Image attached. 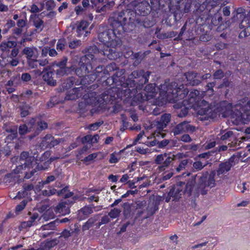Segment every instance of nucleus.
<instances>
[{"label":"nucleus","instance_id":"obj_8","mask_svg":"<svg viewBox=\"0 0 250 250\" xmlns=\"http://www.w3.org/2000/svg\"><path fill=\"white\" fill-rule=\"evenodd\" d=\"M171 115L170 114L165 113L163 114L160 119L154 121L152 124V127L156 128L152 134L154 141H157V139L163 138L166 136L164 129L167 127L170 121Z\"/></svg>","mask_w":250,"mask_h":250},{"label":"nucleus","instance_id":"obj_49","mask_svg":"<svg viewBox=\"0 0 250 250\" xmlns=\"http://www.w3.org/2000/svg\"><path fill=\"white\" fill-rule=\"evenodd\" d=\"M95 220L92 218H89L83 225L82 227L83 230H88L94 224Z\"/></svg>","mask_w":250,"mask_h":250},{"label":"nucleus","instance_id":"obj_60","mask_svg":"<svg viewBox=\"0 0 250 250\" xmlns=\"http://www.w3.org/2000/svg\"><path fill=\"white\" fill-rule=\"evenodd\" d=\"M188 159H184L181 161L179 164V166L176 168L177 172H179L185 168V166L188 164Z\"/></svg>","mask_w":250,"mask_h":250},{"label":"nucleus","instance_id":"obj_51","mask_svg":"<svg viewBox=\"0 0 250 250\" xmlns=\"http://www.w3.org/2000/svg\"><path fill=\"white\" fill-rule=\"evenodd\" d=\"M98 154L97 153H93L88 155L87 156L84 157L83 159H81V160L83 161V163L85 164L86 165H88V164H87V162L92 161L94 159L96 158Z\"/></svg>","mask_w":250,"mask_h":250},{"label":"nucleus","instance_id":"obj_40","mask_svg":"<svg viewBox=\"0 0 250 250\" xmlns=\"http://www.w3.org/2000/svg\"><path fill=\"white\" fill-rule=\"evenodd\" d=\"M72 71V67L65 68H59L56 70V75L58 77H61L64 75L68 74Z\"/></svg>","mask_w":250,"mask_h":250},{"label":"nucleus","instance_id":"obj_34","mask_svg":"<svg viewBox=\"0 0 250 250\" xmlns=\"http://www.w3.org/2000/svg\"><path fill=\"white\" fill-rule=\"evenodd\" d=\"M181 103L183 105V107L182 108V106H180L182 109L180 112L178 114V116L179 117H183L186 116L188 113L189 108L192 106V105H188V107L186 106L188 104V101L186 100H183L181 102Z\"/></svg>","mask_w":250,"mask_h":250},{"label":"nucleus","instance_id":"obj_19","mask_svg":"<svg viewBox=\"0 0 250 250\" xmlns=\"http://www.w3.org/2000/svg\"><path fill=\"white\" fill-rule=\"evenodd\" d=\"M232 104L226 102H221L217 108V112L219 115L225 118L229 116L232 112Z\"/></svg>","mask_w":250,"mask_h":250},{"label":"nucleus","instance_id":"obj_39","mask_svg":"<svg viewBox=\"0 0 250 250\" xmlns=\"http://www.w3.org/2000/svg\"><path fill=\"white\" fill-rule=\"evenodd\" d=\"M94 75H96V77L103 78L106 75L104 67V66H98L94 70L93 73Z\"/></svg>","mask_w":250,"mask_h":250},{"label":"nucleus","instance_id":"obj_43","mask_svg":"<svg viewBox=\"0 0 250 250\" xmlns=\"http://www.w3.org/2000/svg\"><path fill=\"white\" fill-rule=\"evenodd\" d=\"M237 107L239 108L244 113L250 115V101L244 105H237Z\"/></svg>","mask_w":250,"mask_h":250},{"label":"nucleus","instance_id":"obj_62","mask_svg":"<svg viewBox=\"0 0 250 250\" xmlns=\"http://www.w3.org/2000/svg\"><path fill=\"white\" fill-rule=\"evenodd\" d=\"M145 53H142V52H138L136 53H135L134 54V58L136 59V61L135 62H137V63H139L143 59V58L145 57Z\"/></svg>","mask_w":250,"mask_h":250},{"label":"nucleus","instance_id":"obj_15","mask_svg":"<svg viewBox=\"0 0 250 250\" xmlns=\"http://www.w3.org/2000/svg\"><path fill=\"white\" fill-rule=\"evenodd\" d=\"M198 115H200V119L201 120H208L209 119H213L216 116V113L213 111L212 108L208 104L204 107H199L197 111Z\"/></svg>","mask_w":250,"mask_h":250},{"label":"nucleus","instance_id":"obj_58","mask_svg":"<svg viewBox=\"0 0 250 250\" xmlns=\"http://www.w3.org/2000/svg\"><path fill=\"white\" fill-rule=\"evenodd\" d=\"M45 5L47 11H53L55 7V3L53 0H49L46 2Z\"/></svg>","mask_w":250,"mask_h":250},{"label":"nucleus","instance_id":"obj_1","mask_svg":"<svg viewBox=\"0 0 250 250\" xmlns=\"http://www.w3.org/2000/svg\"><path fill=\"white\" fill-rule=\"evenodd\" d=\"M91 88L92 86L87 87L86 86L73 88L69 92L65 99L68 100H73L78 98L81 96L82 90L83 89L86 92L83 95L85 104L93 106L98 105L100 107L102 106L104 104L112 103L116 98L115 94H113L114 89L116 90V89L113 87L104 91L101 94H99L96 91H91Z\"/></svg>","mask_w":250,"mask_h":250},{"label":"nucleus","instance_id":"obj_14","mask_svg":"<svg viewBox=\"0 0 250 250\" xmlns=\"http://www.w3.org/2000/svg\"><path fill=\"white\" fill-rule=\"evenodd\" d=\"M236 108L234 111L232 110L231 114L230 115L232 122L235 124H246L249 122V115L244 113L239 108Z\"/></svg>","mask_w":250,"mask_h":250},{"label":"nucleus","instance_id":"obj_35","mask_svg":"<svg viewBox=\"0 0 250 250\" xmlns=\"http://www.w3.org/2000/svg\"><path fill=\"white\" fill-rule=\"evenodd\" d=\"M20 81V75L12 76L6 84V86L16 87Z\"/></svg>","mask_w":250,"mask_h":250},{"label":"nucleus","instance_id":"obj_18","mask_svg":"<svg viewBox=\"0 0 250 250\" xmlns=\"http://www.w3.org/2000/svg\"><path fill=\"white\" fill-rule=\"evenodd\" d=\"M35 155L32 157L29 156V153L26 151H23L21 153L20 157V163L24 164L25 168L30 169L33 168L34 163Z\"/></svg>","mask_w":250,"mask_h":250},{"label":"nucleus","instance_id":"obj_9","mask_svg":"<svg viewBox=\"0 0 250 250\" xmlns=\"http://www.w3.org/2000/svg\"><path fill=\"white\" fill-rule=\"evenodd\" d=\"M215 173L211 171L208 173V171L199 173L196 175L198 178V192H199V189H201V192L202 195L206 194V191L204 190L206 187H210L211 188L215 186Z\"/></svg>","mask_w":250,"mask_h":250},{"label":"nucleus","instance_id":"obj_23","mask_svg":"<svg viewBox=\"0 0 250 250\" xmlns=\"http://www.w3.org/2000/svg\"><path fill=\"white\" fill-rule=\"evenodd\" d=\"M84 144L82 148L79 149L77 151L78 153L76 155V157L77 160H81L82 155L85 154L87 153L88 150L93 146V144L98 142H82Z\"/></svg>","mask_w":250,"mask_h":250},{"label":"nucleus","instance_id":"obj_37","mask_svg":"<svg viewBox=\"0 0 250 250\" xmlns=\"http://www.w3.org/2000/svg\"><path fill=\"white\" fill-rule=\"evenodd\" d=\"M68 186H65L63 188L59 190L57 194L59 196H64L65 198H69L73 195V193L69 190Z\"/></svg>","mask_w":250,"mask_h":250},{"label":"nucleus","instance_id":"obj_55","mask_svg":"<svg viewBox=\"0 0 250 250\" xmlns=\"http://www.w3.org/2000/svg\"><path fill=\"white\" fill-rule=\"evenodd\" d=\"M105 70L106 74H108L109 72L113 71L114 70H116L117 69V67L116 64L114 62H112L107 65L105 68Z\"/></svg>","mask_w":250,"mask_h":250},{"label":"nucleus","instance_id":"obj_13","mask_svg":"<svg viewBox=\"0 0 250 250\" xmlns=\"http://www.w3.org/2000/svg\"><path fill=\"white\" fill-rule=\"evenodd\" d=\"M191 2L178 3L176 5V9L174 12V17L176 21H179L185 13H188L190 10Z\"/></svg>","mask_w":250,"mask_h":250},{"label":"nucleus","instance_id":"obj_53","mask_svg":"<svg viewBox=\"0 0 250 250\" xmlns=\"http://www.w3.org/2000/svg\"><path fill=\"white\" fill-rule=\"evenodd\" d=\"M99 136L98 134H95L93 136H92L91 135H87L83 137L81 141H98L99 140Z\"/></svg>","mask_w":250,"mask_h":250},{"label":"nucleus","instance_id":"obj_56","mask_svg":"<svg viewBox=\"0 0 250 250\" xmlns=\"http://www.w3.org/2000/svg\"><path fill=\"white\" fill-rule=\"evenodd\" d=\"M122 118L123 125L122 127L121 128V130L124 131L129 128L132 130V128L129 127V123L127 121V120L124 115H122Z\"/></svg>","mask_w":250,"mask_h":250},{"label":"nucleus","instance_id":"obj_36","mask_svg":"<svg viewBox=\"0 0 250 250\" xmlns=\"http://www.w3.org/2000/svg\"><path fill=\"white\" fill-rule=\"evenodd\" d=\"M17 45V42L14 41H8L3 42L0 45L1 50L3 51H6L9 48L15 47Z\"/></svg>","mask_w":250,"mask_h":250},{"label":"nucleus","instance_id":"obj_22","mask_svg":"<svg viewBox=\"0 0 250 250\" xmlns=\"http://www.w3.org/2000/svg\"><path fill=\"white\" fill-rule=\"evenodd\" d=\"M89 25L88 22L85 21H82L78 25L76 32L79 37L83 35V37H86L90 32L86 31L87 27Z\"/></svg>","mask_w":250,"mask_h":250},{"label":"nucleus","instance_id":"obj_16","mask_svg":"<svg viewBox=\"0 0 250 250\" xmlns=\"http://www.w3.org/2000/svg\"><path fill=\"white\" fill-rule=\"evenodd\" d=\"M72 202L69 201H61L54 208V211L58 215H65L70 213V208Z\"/></svg>","mask_w":250,"mask_h":250},{"label":"nucleus","instance_id":"obj_12","mask_svg":"<svg viewBox=\"0 0 250 250\" xmlns=\"http://www.w3.org/2000/svg\"><path fill=\"white\" fill-rule=\"evenodd\" d=\"M134 10L133 11L135 13L134 18L137 17V15L145 17L150 13L152 8L149 2L147 0H144L135 4L134 6Z\"/></svg>","mask_w":250,"mask_h":250},{"label":"nucleus","instance_id":"obj_47","mask_svg":"<svg viewBox=\"0 0 250 250\" xmlns=\"http://www.w3.org/2000/svg\"><path fill=\"white\" fill-rule=\"evenodd\" d=\"M121 211L117 208L112 209L108 213V216L111 219H115L119 216Z\"/></svg>","mask_w":250,"mask_h":250},{"label":"nucleus","instance_id":"obj_27","mask_svg":"<svg viewBox=\"0 0 250 250\" xmlns=\"http://www.w3.org/2000/svg\"><path fill=\"white\" fill-rule=\"evenodd\" d=\"M220 138L221 141H226L227 140L229 141H238L240 139L242 140L245 139V138L243 137L238 138L236 136V132H233L230 130L224 132V134L221 135Z\"/></svg>","mask_w":250,"mask_h":250},{"label":"nucleus","instance_id":"obj_33","mask_svg":"<svg viewBox=\"0 0 250 250\" xmlns=\"http://www.w3.org/2000/svg\"><path fill=\"white\" fill-rule=\"evenodd\" d=\"M103 51H104V50L100 51L96 45H93L87 49L86 52H87V54L85 55V57H88L90 59L92 60L94 59V55L93 54L100 53L103 55Z\"/></svg>","mask_w":250,"mask_h":250},{"label":"nucleus","instance_id":"obj_30","mask_svg":"<svg viewBox=\"0 0 250 250\" xmlns=\"http://www.w3.org/2000/svg\"><path fill=\"white\" fill-rule=\"evenodd\" d=\"M231 165L229 162H224L219 164L217 173L218 175L223 174L228 172L231 168Z\"/></svg>","mask_w":250,"mask_h":250},{"label":"nucleus","instance_id":"obj_28","mask_svg":"<svg viewBox=\"0 0 250 250\" xmlns=\"http://www.w3.org/2000/svg\"><path fill=\"white\" fill-rule=\"evenodd\" d=\"M189 125L187 122H183L178 125L173 129L172 133L174 136L180 134L188 129Z\"/></svg>","mask_w":250,"mask_h":250},{"label":"nucleus","instance_id":"obj_25","mask_svg":"<svg viewBox=\"0 0 250 250\" xmlns=\"http://www.w3.org/2000/svg\"><path fill=\"white\" fill-rule=\"evenodd\" d=\"M23 190L18 192L17 196L20 198H24L31 195L30 191L34 190V186L32 184H24L23 185Z\"/></svg>","mask_w":250,"mask_h":250},{"label":"nucleus","instance_id":"obj_29","mask_svg":"<svg viewBox=\"0 0 250 250\" xmlns=\"http://www.w3.org/2000/svg\"><path fill=\"white\" fill-rule=\"evenodd\" d=\"M54 73L51 71H44L43 72V80L47 83L48 85L55 86L56 84V81L54 79L53 75Z\"/></svg>","mask_w":250,"mask_h":250},{"label":"nucleus","instance_id":"obj_45","mask_svg":"<svg viewBox=\"0 0 250 250\" xmlns=\"http://www.w3.org/2000/svg\"><path fill=\"white\" fill-rule=\"evenodd\" d=\"M115 4V2L112 0L108 2L106 4L104 5L100 9H98L97 11L98 12H105L107 10H109Z\"/></svg>","mask_w":250,"mask_h":250},{"label":"nucleus","instance_id":"obj_2","mask_svg":"<svg viewBox=\"0 0 250 250\" xmlns=\"http://www.w3.org/2000/svg\"><path fill=\"white\" fill-rule=\"evenodd\" d=\"M125 72V70L124 69H118L111 77L107 78L105 81L106 83L109 85L114 83L116 86L125 88H134L136 84L143 85L147 83L151 73L149 71L145 72L144 70H135L126 79ZM126 90L129 92L131 91L129 88Z\"/></svg>","mask_w":250,"mask_h":250},{"label":"nucleus","instance_id":"obj_31","mask_svg":"<svg viewBox=\"0 0 250 250\" xmlns=\"http://www.w3.org/2000/svg\"><path fill=\"white\" fill-rule=\"evenodd\" d=\"M159 205V202L157 201L150 202L146 208L148 213L151 215H153L158 210Z\"/></svg>","mask_w":250,"mask_h":250},{"label":"nucleus","instance_id":"obj_21","mask_svg":"<svg viewBox=\"0 0 250 250\" xmlns=\"http://www.w3.org/2000/svg\"><path fill=\"white\" fill-rule=\"evenodd\" d=\"M89 68H92L90 64L85 63L80 61L78 64V67L75 69V73L79 77H84L89 72Z\"/></svg>","mask_w":250,"mask_h":250},{"label":"nucleus","instance_id":"obj_64","mask_svg":"<svg viewBox=\"0 0 250 250\" xmlns=\"http://www.w3.org/2000/svg\"><path fill=\"white\" fill-rule=\"evenodd\" d=\"M74 10L77 15H80L84 14L87 10L83 6L82 7L81 6L79 5L75 7Z\"/></svg>","mask_w":250,"mask_h":250},{"label":"nucleus","instance_id":"obj_61","mask_svg":"<svg viewBox=\"0 0 250 250\" xmlns=\"http://www.w3.org/2000/svg\"><path fill=\"white\" fill-rule=\"evenodd\" d=\"M224 76V72L221 69L217 70L213 74V77L215 79H221Z\"/></svg>","mask_w":250,"mask_h":250},{"label":"nucleus","instance_id":"obj_4","mask_svg":"<svg viewBox=\"0 0 250 250\" xmlns=\"http://www.w3.org/2000/svg\"><path fill=\"white\" fill-rule=\"evenodd\" d=\"M121 35L116 33L113 28L110 29L107 26L103 24L99 27L98 39L106 47L103 51V55L109 60H115L118 58V53L116 48L121 44Z\"/></svg>","mask_w":250,"mask_h":250},{"label":"nucleus","instance_id":"obj_63","mask_svg":"<svg viewBox=\"0 0 250 250\" xmlns=\"http://www.w3.org/2000/svg\"><path fill=\"white\" fill-rule=\"evenodd\" d=\"M131 210L129 206L125 207L123 210V215L125 218H128L131 214Z\"/></svg>","mask_w":250,"mask_h":250},{"label":"nucleus","instance_id":"obj_50","mask_svg":"<svg viewBox=\"0 0 250 250\" xmlns=\"http://www.w3.org/2000/svg\"><path fill=\"white\" fill-rule=\"evenodd\" d=\"M34 25L37 29H42L43 26V21L40 18L37 17L33 21Z\"/></svg>","mask_w":250,"mask_h":250},{"label":"nucleus","instance_id":"obj_32","mask_svg":"<svg viewBox=\"0 0 250 250\" xmlns=\"http://www.w3.org/2000/svg\"><path fill=\"white\" fill-rule=\"evenodd\" d=\"M125 151V149H122L119 152L114 151L109 155V162L110 164L117 163L121 159V155Z\"/></svg>","mask_w":250,"mask_h":250},{"label":"nucleus","instance_id":"obj_10","mask_svg":"<svg viewBox=\"0 0 250 250\" xmlns=\"http://www.w3.org/2000/svg\"><path fill=\"white\" fill-rule=\"evenodd\" d=\"M34 153L35 159L33 166H36L38 170H45L47 169L52 161V158H50L51 152L50 151H45L42 155L39 157Z\"/></svg>","mask_w":250,"mask_h":250},{"label":"nucleus","instance_id":"obj_38","mask_svg":"<svg viewBox=\"0 0 250 250\" xmlns=\"http://www.w3.org/2000/svg\"><path fill=\"white\" fill-rule=\"evenodd\" d=\"M170 142H145V144L149 146H155L157 145L160 148H164L168 146Z\"/></svg>","mask_w":250,"mask_h":250},{"label":"nucleus","instance_id":"obj_59","mask_svg":"<svg viewBox=\"0 0 250 250\" xmlns=\"http://www.w3.org/2000/svg\"><path fill=\"white\" fill-rule=\"evenodd\" d=\"M207 164L203 165V163L200 161H196L193 164V167L194 169H195L197 171L201 170L203 168H204Z\"/></svg>","mask_w":250,"mask_h":250},{"label":"nucleus","instance_id":"obj_17","mask_svg":"<svg viewBox=\"0 0 250 250\" xmlns=\"http://www.w3.org/2000/svg\"><path fill=\"white\" fill-rule=\"evenodd\" d=\"M129 21L135 24V26H143L145 28H148L152 26L154 22L148 17H129Z\"/></svg>","mask_w":250,"mask_h":250},{"label":"nucleus","instance_id":"obj_52","mask_svg":"<svg viewBox=\"0 0 250 250\" xmlns=\"http://www.w3.org/2000/svg\"><path fill=\"white\" fill-rule=\"evenodd\" d=\"M27 204L26 200H22L19 205H17L15 208L16 213H18L22 211L25 207Z\"/></svg>","mask_w":250,"mask_h":250},{"label":"nucleus","instance_id":"obj_3","mask_svg":"<svg viewBox=\"0 0 250 250\" xmlns=\"http://www.w3.org/2000/svg\"><path fill=\"white\" fill-rule=\"evenodd\" d=\"M161 95L165 96L166 99L171 103H181L180 100L188 97L186 100L189 105L193 104L199 95L200 92L197 90H193L188 95L189 91L185 88L183 84H178L175 82L170 83H165L160 86Z\"/></svg>","mask_w":250,"mask_h":250},{"label":"nucleus","instance_id":"obj_24","mask_svg":"<svg viewBox=\"0 0 250 250\" xmlns=\"http://www.w3.org/2000/svg\"><path fill=\"white\" fill-rule=\"evenodd\" d=\"M22 54L25 55L27 60L37 58L38 56V49L35 47H25L22 50Z\"/></svg>","mask_w":250,"mask_h":250},{"label":"nucleus","instance_id":"obj_57","mask_svg":"<svg viewBox=\"0 0 250 250\" xmlns=\"http://www.w3.org/2000/svg\"><path fill=\"white\" fill-rule=\"evenodd\" d=\"M55 228V223L54 222H51L47 224L42 226L41 229L42 230H53Z\"/></svg>","mask_w":250,"mask_h":250},{"label":"nucleus","instance_id":"obj_11","mask_svg":"<svg viewBox=\"0 0 250 250\" xmlns=\"http://www.w3.org/2000/svg\"><path fill=\"white\" fill-rule=\"evenodd\" d=\"M175 155L171 153H164L158 155L155 160V164L159 165L158 168L160 171H163L169 166L170 163L174 159Z\"/></svg>","mask_w":250,"mask_h":250},{"label":"nucleus","instance_id":"obj_44","mask_svg":"<svg viewBox=\"0 0 250 250\" xmlns=\"http://www.w3.org/2000/svg\"><path fill=\"white\" fill-rule=\"evenodd\" d=\"M115 4V2L112 0L108 2L106 4L104 5L100 9H98L97 11L98 12H105L107 10H109Z\"/></svg>","mask_w":250,"mask_h":250},{"label":"nucleus","instance_id":"obj_54","mask_svg":"<svg viewBox=\"0 0 250 250\" xmlns=\"http://www.w3.org/2000/svg\"><path fill=\"white\" fill-rule=\"evenodd\" d=\"M28 65L31 68H35L38 67V60L37 58H32L27 60Z\"/></svg>","mask_w":250,"mask_h":250},{"label":"nucleus","instance_id":"obj_26","mask_svg":"<svg viewBox=\"0 0 250 250\" xmlns=\"http://www.w3.org/2000/svg\"><path fill=\"white\" fill-rule=\"evenodd\" d=\"M93 207L90 206H85L81 208L78 212L79 216L81 220L84 219L88 217V216L93 212Z\"/></svg>","mask_w":250,"mask_h":250},{"label":"nucleus","instance_id":"obj_6","mask_svg":"<svg viewBox=\"0 0 250 250\" xmlns=\"http://www.w3.org/2000/svg\"><path fill=\"white\" fill-rule=\"evenodd\" d=\"M134 15H135L134 11L129 9L114 13L111 25L116 33L123 35L125 32L124 26L127 19H128L129 20V17H134Z\"/></svg>","mask_w":250,"mask_h":250},{"label":"nucleus","instance_id":"obj_48","mask_svg":"<svg viewBox=\"0 0 250 250\" xmlns=\"http://www.w3.org/2000/svg\"><path fill=\"white\" fill-rule=\"evenodd\" d=\"M244 29L242 31L239 35L240 38H245L250 35V25L247 24L245 27H243Z\"/></svg>","mask_w":250,"mask_h":250},{"label":"nucleus","instance_id":"obj_20","mask_svg":"<svg viewBox=\"0 0 250 250\" xmlns=\"http://www.w3.org/2000/svg\"><path fill=\"white\" fill-rule=\"evenodd\" d=\"M187 79V84L191 86H197L201 83V80L199 79L200 75L197 73L192 71L185 73Z\"/></svg>","mask_w":250,"mask_h":250},{"label":"nucleus","instance_id":"obj_42","mask_svg":"<svg viewBox=\"0 0 250 250\" xmlns=\"http://www.w3.org/2000/svg\"><path fill=\"white\" fill-rule=\"evenodd\" d=\"M58 242V241L57 240H52L47 241L42 246V249L43 250H50L52 248L56 245Z\"/></svg>","mask_w":250,"mask_h":250},{"label":"nucleus","instance_id":"obj_46","mask_svg":"<svg viewBox=\"0 0 250 250\" xmlns=\"http://www.w3.org/2000/svg\"><path fill=\"white\" fill-rule=\"evenodd\" d=\"M75 81V78L73 77L68 78L63 83V87L65 89L71 88L73 85Z\"/></svg>","mask_w":250,"mask_h":250},{"label":"nucleus","instance_id":"obj_5","mask_svg":"<svg viewBox=\"0 0 250 250\" xmlns=\"http://www.w3.org/2000/svg\"><path fill=\"white\" fill-rule=\"evenodd\" d=\"M195 185V179L184 182H178L170 188L167 196L165 198L167 203L172 201H178L183 195L189 197L191 195Z\"/></svg>","mask_w":250,"mask_h":250},{"label":"nucleus","instance_id":"obj_41","mask_svg":"<svg viewBox=\"0 0 250 250\" xmlns=\"http://www.w3.org/2000/svg\"><path fill=\"white\" fill-rule=\"evenodd\" d=\"M247 24L250 25V10L247 15H245L241 22L239 24V27L242 29L243 27H246Z\"/></svg>","mask_w":250,"mask_h":250},{"label":"nucleus","instance_id":"obj_7","mask_svg":"<svg viewBox=\"0 0 250 250\" xmlns=\"http://www.w3.org/2000/svg\"><path fill=\"white\" fill-rule=\"evenodd\" d=\"M47 124L45 122L40 121L35 123V120L34 118L31 119L26 124H23L19 127V133L20 135L23 136L30 132L32 129L35 130L34 135L28 136L30 140L33 139V137L38 135L41 131L47 128Z\"/></svg>","mask_w":250,"mask_h":250}]
</instances>
